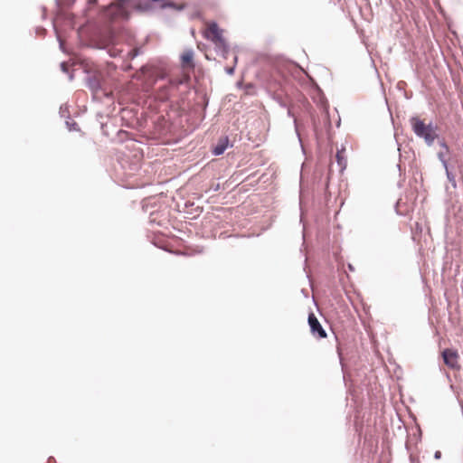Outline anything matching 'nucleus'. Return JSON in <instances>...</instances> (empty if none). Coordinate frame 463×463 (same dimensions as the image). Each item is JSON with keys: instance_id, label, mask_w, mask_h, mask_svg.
<instances>
[{"instance_id": "f257e3e1", "label": "nucleus", "mask_w": 463, "mask_h": 463, "mask_svg": "<svg viewBox=\"0 0 463 463\" xmlns=\"http://www.w3.org/2000/svg\"><path fill=\"white\" fill-rule=\"evenodd\" d=\"M160 2L162 8H174L179 11L184 9V5H178L174 2L166 0H118V13L125 18L129 17L127 9L130 8L137 12H147L154 8L155 3Z\"/></svg>"}, {"instance_id": "f03ea898", "label": "nucleus", "mask_w": 463, "mask_h": 463, "mask_svg": "<svg viewBox=\"0 0 463 463\" xmlns=\"http://www.w3.org/2000/svg\"><path fill=\"white\" fill-rule=\"evenodd\" d=\"M411 130L415 136L420 139H423L428 146L434 145L440 137L438 133V127L432 122L426 124L424 120L414 116L409 120Z\"/></svg>"}, {"instance_id": "7ed1b4c3", "label": "nucleus", "mask_w": 463, "mask_h": 463, "mask_svg": "<svg viewBox=\"0 0 463 463\" xmlns=\"http://www.w3.org/2000/svg\"><path fill=\"white\" fill-rule=\"evenodd\" d=\"M86 77L84 79L86 87L92 92L95 98L99 91H103L102 87V74L99 71H86Z\"/></svg>"}, {"instance_id": "20e7f679", "label": "nucleus", "mask_w": 463, "mask_h": 463, "mask_svg": "<svg viewBox=\"0 0 463 463\" xmlns=\"http://www.w3.org/2000/svg\"><path fill=\"white\" fill-rule=\"evenodd\" d=\"M140 71L144 75L146 82L150 85H153L158 80H163L165 78V73L161 71L158 68H156L154 66H142Z\"/></svg>"}, {"instance_id": "39448f33", "label": "nucleus", "mask_w": 463, "mask_h": 463, "mask_svg": "<svg viewBox=\"0 0 463 463\" xmlns=\"http://www.w3.org/2000/svg\"><path fill=\"white\" fill-rule=\"evenodd\" d=\"M307 321H308V325L310 326L311 334L315 337L319 338V339L326 337V333L325 329L323 328L320 322L318 321V319L313 313H310L308 315Z\"/></svg>"}, {"instance_id": "423d86ee", "label": "nucleus", "mask_w": 463, "mask_h": 463, "mask_svg": "<svg viewBox=\"0 0 463 463\" xmlns=\"http://www.w3.org/2000/svg\"><path fill=\"white\" fill-rule=\"evenodd\" d=\"M444 364L450 369H458V354L456 350L446 348L441 353Z\"/></svg>"}, {"instance_id": "0eeeda50", "label": "nucleus", "mask_w": 463, "mask_h": 463, "mask_svg": "<svg viewBox=\"0 0 463 463\" xmlns=\"http://www.w3.org/2000/svg\"><path fill=\"white\" fill-rule=\"evenodd\" d=\"M439 146H440V151L438 152L437 156L439 162L441 163L444 168H447L449 165L447 156H449L450 150L444 137H439L437 140Z\"/></svg>"}, {"instance_id": "6e6552de", "label": "nucleus", "mask_w": 463, "mask_h": 463, "mask_svg": "<svg viewBox=\"0 0 463 463\" xmlns=\"http://www.w3.org/2000/svg\"><path fill=\"white\" fill-rule=\"evenodd\" d=\"M181 63L184 68L194 69V51L192 49L185 50L181 55Z\"/></svg>"}, {"instance_id": "1a4fd4ad", "label": "nucleus", "mask_w": 463, "mask_h": 463, "mask_svg": "<svg viewBox=\"0 0 463 463\" xmlns=\"http://www.w3.org/2000/svg\"><path fill=\"white\" fill-rule=\"evenodd\" d=\"M222 35V30L218 27V24L216 23H212L209 24L207 32H206V38L211 40L212 42H214L216 39H220V36Z\"/></svg>"}, {"instance_id": "9d476101", "label": "nucleus", "mask_w": 463, "mask_h": 463, "mask_svg": "<svg viewBox=\"0 0 463 463\" xmlns=\"http://www.w3.org/2000/svg\"><path fill=\"white\" fill-rule=\"evenodd\" d=\"M229 145V137H222L218 140V143L213 147L212 152L214 156H221L224 153Z\"/></svg>"}, {"instance_id": "9b49d317", "label": "nucleus", "mask_w": 463, "mask_h": 463, "mask_svg": "<svg viewBox=\"0 0 463 463\" xmlns=\"http://www.w3.org/2000/svg\"><path fill=\"white\" fill-rule=\"evenodd\" d=\"M213 43L217 45L219 49H222L223 52H229V45L222 35L220 36V39H216Z\"/></svg>"}, {"instance_id": "f8f14e48", "label": "nucleus", "mask_w": 463, "mask_h": 463, "mask_svg": "<svg viewBox=\"0 0 463 463\" xmlns=\"http://www.w3.org/2000/svg\"><path fill=\"white\" fill-rule=\"evenodd\" d=\"M446 172V176L449 180V182L451 184L452 187L454 189L457 188V182H456V176L455 175L449 170V165H447V168H444Z\"/></svg>"}, {"instance_id": "ddd939ff", "label": "nucleus", "mask_w": 463, "mask_h": 463, "mask_svg": "<svg viewBox=\"0 0 463 463\" xmlns=\"http://www.w3.org/2000/svg\"><path fill=\"white\" fill-rule=\"evenodd\" d=\"M66 126L70 131H79L80 130L78 124L73 120H71V119L67 120Z\"/></svg>"}, {"instance_id": "4468645a", "label": "nucleus", "mask_w": 463, "mask_h": 463, "mask_svg": "<svg viewBox=\"0 0 463 463\" xmlns=\"http://www.w3.org/2000/svg\"><path fill=\"white\" fill-rule=\"evenodd\" d=\"M336 161L338 163V165L342 167V168H345V165H346V161L345 159L342 156V152L341 151H337L336 153Z\"/></svg>"}, {"instance_id": "2eb2a0df", "label": "nucleus", "mask_w": 463, "mask_h": 463, "mask_svg": "<svg viewBox=\"0 0 463 463\" xmlns=\"http://www.w3.org/2000/svg\"><path fill=\"white\" fill-rule=\"evenodd\" d=\"M60 67H61V70L63 72H65V73H69L68 64H67L65 61L61 62V65H60Z\"/></svg>"}, {"instance_id": "dca6fc26", "label": "nucleus", "mask_w": 463, "mask_h": 463, "mask_svg": "<svg viewBox=\"0 0 463 463\" xmlns=\"http://www.w3.org/2000/svg\"><path fill=\"white\" fill-rule=\"evenodd\" d=\"M128 55L130 56L131 59H134L138 55V51L137 49H133L128 52Z\"/></svg>"}, {"instance_id": "f3484780", "label": "nucleus", "mask_w": 463, "mask_h": 463, "mask_svg": "<svg viewBox=\"0 0 463 463\" xmlns=\"http://www.w3.org/2000/svg\"><path fill=\"white\" fill-rule=\"evenodd\" d=\"M58 41H59L60 49H61L62 52H65V49H64V42L61 40V38L60 36H58Z\"/></svg>"}, {"instance_id": "a211bd4d", "label": "nucleus", "mask_w": 463, "mask_h": 463, "mask_svg": "<svg viewBox=\"0 0 463 463\" xmlns=\"http://www.w3.org/2000/svg\"><path fill=\"white\" fill-rule=\"evenodd\" d=\"M275 99L279 102V104L283 107V108H286L287 105L284 103V101L282 100V99L280 97H275Z\"/></svg>"}, {"instance_id": "6ab92c4d", "label": "nucleus", "mask_w": 463, "mask_h": 463, "mask_svg": "<svg viewBox=\"0 0 463 463\" xmlns=\"http://www.w3.org/2000/svg\"><path fill=\"white\" fill-rule=\"evenodd\" d=\"M225 71L229 75H232L234 73V67H228L225 69Z\"/></svg>"}, {"instance_id": "aec40b11", "label": "nucleus", "mask_w": 463, "mask_h": 463, "mask_svg": "<svg viewBox=\"0 0 463 463\" xmlns=\"http://www.w3.org/2000/svg\"><path fill=\"white\" fill-rule=\"evenodd\" d=\"M119 52H119V51H118V50H115V51H113V52H112V51H109V55H110L111 57H117L118 55H119Z\"/></svg>"}, {"instance_id": "412c9836", "label": "nucleus", "mask_w": 463, "mask_h": 463, "mask_svg": "<svg viewBox=\"0 0 463 463\" xmlns=\"http://www.w3.org/2000/svg\"><path fill=\"white\" fill-rule=\"evenodd\" d=\"M441 458V452L439 450H437L435 453H434V458L435 459H439Z\"/></svg>"}, {"instance_id": "4be33fe9", "label": "nucleus", "mask_w": 463, "mask_h": 463, "mask_svg": "<svg viewBox=\"0 0 463 463\" xmlns=\"http://www.w3.org/2000/svg\"><path fill=\"white\" fill-rule=\"evenodd\" d=\"M74 76H73V73L71 72L69 73V80L71 81L73 80Z\"/></svg>"}, {"instance_id": "5701e85b", "label": "nucleus", "mask_w": 463, "mask_h": 463, "mask_svg": "<svg viewBox=\"0 0 463 463\" xmlns=\"http://www.w3.org/2000/svg\"><path fill=\"white\" fill-rule=\"evenodd\" d=\"M288 115L292 117V113H291L290 109L288 110Z\"/></svg>"}, {"instance_id": "b1692460", "label": "nucleus", "mask_w": 463, "mask_h": 463, "mask_svg": "<svg viewBox=\"0 0 463 463\" xmlns=\"http://www.w3.org/2000/svg\"><path fill=\"white\" fill-rule=\"evenodd\" d=\"M219 188V184H217L216 186H214V190L217 191Z\"/></svg>"}, {"instance_id": "393cba45", "label": "nucleus", "mask_w": 463, "mask_h": 463, "mask_svg": "<svg viewBox=\"0 0 463 463\" xmlns=\"http://www.w3.org/2000/svg\"><path fill=\"white\" fill-rule=\"evenodd\" d=\"M349 269L353 270L354 268L352 267V265L349 264Z\"/></svg>"}, {"instance_id": "a878e982", "label": "nucleus", "mask_w": 463, "mask_h": 463, "mask_svg": "<svg viewBox=\"0 0 463 463\" xmlns=\"http://www.w3.org/2000/svg\"><path fill=\"white\" fill-rule=\"evenodd\" d=\"M103 94H104V96H106V97H108V96H109V94H108L106 91H104V93H103Z\"/></svg>"}, {"instance_id": "bb28decb", "label": "nucleus", "mask_w": 463, "mask_h": 463, "mask_svg": "<svg viewBox=\"0 0 463 463\" xmlns=\"http://www.w3.org/2000/svg\"><path fill=\"white\" fill-rule=\"evenodd\" d=\"M183 82H184L183 80H179L178 84H183Z\"/></svg>"}]
</instances>
